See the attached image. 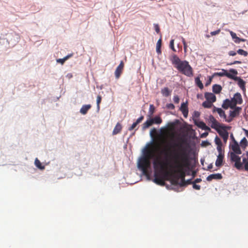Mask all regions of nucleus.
<instances>
[{
	"mask_svg": "<svg viewBox=\"0 0 248 248\" xmlns=\"http://www.w3.org/2000/svg\"><path fill=\"white\" fill-rule=\"evenodd\" d=\"M162 153L165 156L173 159L176 169L170 174L171 183L181 186H186L185 168L188 167L190 163L189 155L186 148L181 144L169 143L165 146Z\"/></svg>",
	"mask_w": 248,
	"mask_h": 248,
	"instance_id": "1",
	"label": "nucleus"
},
{
	"mask_svg": "<svg viewBox=\"0 0 248 248\" xmlns=\"http://www.w3.org/2000/svg\"><path fill=\"white\" fill-rule=\"evenodd\" d=\"M154 168L155 169L154 182L160 186L165 185L164 176L162 172L165 169V163L160 158H156L153 162Z\"/></svg>",
	"mask_w": 248,
	"mask_h": 248,
	"instance_id": "2",
	"label": "nucleus"
},
{
	"mask_svg": "<svg viewBox=\"0 0 248 248\" xmlns=\"http://www.w3.org/2000/svg\"><path fill=\"white\" fill-rule=\"evenodd\" d=\"M154 156L153 152L150 150H147L143 156L141 157L138 161V167L144 174H147L148 169L151 167L150 159Z\"/></svg>",
	"mask_w": 248,
	"mask_h": 248,
	"instance_id": "3",
	"label": "nucleus"
},
{
	"mask_svg": "<svg viewBox=\"0 0 248 248\" xmlns=\"http://www.w3.org/2000/svg\"><path fill=\"white\" fill-rule=\"evenodd\" d=\"M176 68L182 74L190 77L193 76V69L189 64L188 62L184 61L179 65H177Z\"/></svg>",
	"mask_w": 248,
	"mask_h": 248,
	"instance_id": "4",
	"label": "nucleus"
},
{
	"mask_svg": "<svg viewBox=\"0 0 248 248\" xmlns=\"http://www.w3.org/2000/svg\"><path fill=\"white\" fill-rule=\"evenodd\" d=\"M231 73L227 72V70L222 69L221 72H217L215 73V75L218 76L219 77L226 76L230 79H236L237 77H235V76L238 74V72L236 70L234 69H231L229 70Z\"/></svg>",
	"mask_w": 248,
	"mask_h": 248,
	"instance_id": "5",
	"label": "nucleus"
},
{
	"mask_svg": "<svg viewBox=\"0 0 248 248\" xmlns=\"http://www.w3.org/2000/svg\"><path fill=\"white\" fill-rule=\"evenodd\" d=\"M162 122V120L159 116H155L154 118L148 119L142 124V129L145 130L151 126L153 124H160Z\"/></svg>",
	"mask_w": 248,
	"mask_h": 248,
	"instance_id": "6",
	"label": "nucleus"
},
{
	"mask_svg": "<svg viewBox=\"0 0 248 248\" xmlns=\"http://www.w3.org/2000/svg\"><path fill=\"white\" fill-rule=\"evenodd\" d=\"M209 122L211 123V127L217 130L218 129L221 128L224 129L225 127L221 125L217 120L212 115L209 117Z\"/></svg>",
	"mask_w": 248,
	"mask_h": 248,
	"instance_id": "7",
	"label": "nucleus"
},
{
	"mask_svg": "<svg viewBox=\"0 0 248 248\" xmlns=\"http://www.w3.org/2000/svg\"><path fill=\"white\" fill-rule=\"evenodd\" d=\"M124 67V63L123 61H121L115 71V76L117 79H118L120 78L123 72Z\"/></svg>",
	"mask_w": 248,
	"mask_h": 248,
	"instance_id": "8",
	"label": "nucleus"
},
{
	"mask_svg": "<svg viewBox=\"0 0 248 248\" xmlns=\"http://www.w3.org/2000/svg\"><path fill=\"white\" fill-rule=\"evenodd\" d=\"M231 148L233 152V153L238 155L241 154V151L239 145L237 142L234 140L233 144L231 145Z\"/></svg>",
	"mask_w": 248,
	"mask_h": 248,
	"instance_id": "9",
	"label": "nucleus"
},
{
	"mask_svg": "<svg viewBox=\"0 0 248 248\" xmlns=\"http://www.w3.org/2000/svg\"><path fill=\"white\" fill-rule=\"evenodd\" d=\"M195 124L198 127L205 130L207 131H211V129L210 127L207 126L206 124L202 121H195Z\"/></svg>",
	"mask_w": 248,
	"mask_h": 248,
	"instance_id": "10",
	"label": "nucleus"
},
{
	"mask_svg": "<svg viewBox=\"0 0 248 248\" xmlns=\"http://www.w3.org/2000/svg\"><path fill=\"white\" fill-rule=\"evenodd\" d=\"M222 178V176L220 173H215L209 175L207 178V181H211L213 179L220 180Z\"/></svg>",
	"mask_w": 248,
	"mask_h": 248,
	"instance_id": "11",
	"label": "nucleus"
},
{
	"mask_svg": "<svg viewBox=\"0 0 248 248\" xmlns=\"http://www.w3.org/2000/svg\"><path fill=\"white\" fill-rule=\"evenodd\" d=\"M180 110L182 111L184 117L186 118L188 115V110L186 103H183L180 107Z\"/></svg>",
	"mask_w": 248,
	"mask_h": 248,
	"instance_id": "12",
	"label": "nucleus"
},
{
	"mask_svg": "<svg viewBox=\"0 0 248 248\" xmlns=\"http://www.w3.org/2000/svg\"><path fill=\"white\" fill-rule=\"evenodd\" d=\"M204 96L206 100L211 101L212 103H214L216 101V97L213 93H206Z\"/></svg>",
	"mask_w": 248,
	"mask_h": 248,
	"instance_id": "13",
	"label": "nucleus"
},
{
	"mask_svg": "<svg viewBox=\"0 0 248 248\" xmlns=\"http://www.w3.org/2000/svg\"><path fill=\"white\" fill-rule=\"evenodd\" d=\"M171 61L172 63L175 65L176 68L177 67V65H179L181 62H183L181 61L179 57L176 55H173L172 56Z\"/></svg>",
	"mask_w": 248,
	"mask_h": 248,
	"instance_id": "14",
	"label": "nucleus"
},
{
	"mask_svg": "<svg viewBox=\"0 0 248 248\" xmlns=\"http://www.w3.org/2000/svg\"><path fill=\"white\" fill-rule=\"evenodd\" d=\"M213 111L214 112H217L218 113L220 117H223L224 119L226 118V115L224 111L221 108H217L214 106Z\"/></svg>",
	"mask_w": 248,
	"mask_h": 248,
	"instance_id": "15",
	"label": "nucleus"
},
{
	"mask_svg": "<svg viewBox=\"0 0 248 248\" xmlns=\"http://www.w3.org/2000/svg\"><path fill=\"white\" fill-rule=\"evenodd\" d=\"M217 131L219 135L222 138L223 140L226 142L228 139V133L227 131L226 130L222 131L219 129Z\"/></svg>",
	"mask_w": 248,
	"mask_h": 248,
	"instance_id": "16",
	"label": "nucleus"
},
{
	"mask_svg": "<svg viewBox=\"0 0 248 248\" xmlns=\"http://www.w3.org/2000/svg\"><path fill=\"white\" fill-rule=\"evenodd\" d=\"M233 108V110L230 111V116L232 117V118H234L236 117L237 115H238L239 113L240 110L241 109V108L240 107H235V108Z\"/></svg>",
	"mask_w": 248,
	"mask_h": 248,
	"instance_id": "17",
	"label": "nucleus"
},
{
	"mask_svg": "<svg viewBox=\"0 0 248 248\" xmlns=\"http://www.w3.org/2000/svg\"><path fill=\"white\" fill-rule=\"evenodd\" d=\"M232 99L234 100V101L236 102L237 104H241L242 103L243 100L242 98L241 95L240 94V93H235Z\"/></svg>",
	"mask_w": 248,
	"mask_h": 248,
	"instance_id": "18",
	"label": "nucleus"
},
{
	"mask_svg": "<svg viewBox=\"0 0 248 248\" xmlns=\"http://www.w3.org/2000/svg\"><path fill=\"white\" fill-rule=\"evenodd\" d=\"M223 159V155L221 153H219L217 156V159L216 161V166L217 167H220L222 166Z\"/></svg>",
	"mask_w": 248,
	"mask_h": 248,
	"instance_id": "19",
	"label": "nucleus"
},
{
	"mask_svg": "<svg viewBox=\"0 0 248 248\" xmlns=\"http://www.w3.org/2000/svg\"><path fill=\"white\" fill-rule=\"evenodd\" d=\"M238 79V85L239 87L243 90L244 92H246V88H245V81L240 78H237L235 80Z\"/></svg>",
	"mask_w": 248,
	"mask_h": 248,
	"instance_id": "20",
	"label": "nucleus"
},
{
	"mask_svg": "<svg viewBox=\"0 0 248 248\" xmlns=\"http://www.w3.org/2000/svg\"><path fill=\"white\" fill-rule=\"evenodd\" d=\"M91 108V105H83L80 109V112L81 114L85 115L87 113L88 111Z\"/></svg>",
	"mask_w": 248,
	"mask_h": 248,
	"instance_id": "21",
	"label": "nucleus"
},
{
	"mask_svg": "<svg viewBox=\"0 0 248 248\" xmlns=\"http://www.w3.org/2000/svg\"><path fill=\"white\" fill-rule=\"evenodd\" d=\"M122 129V125L120 124V123H118L116 124V126H115V127L113 130L112 134L113 135H116V134L119 133L121 131Z\"/></svg>",
	"mask_w": 248,
	"mask_h": 248,
	"instance_id": "22",
	"label": "nucleus"
},
{
	"mask_svg": "<svg viewBox=\"0 0 248 248\" xmlns=\"http://www.w3.org/2000/svg\"><path fill=\"white\" fill-rule=\"evenodd\" d=\"M230 157L231 161L232 162H239V160H241L240 157L238 156L236 154L231 152L230 154Z\"/></svg>",
	"mask_w": 248,
	"mask_h": 248,
	"instance_id": "23",
	"label": "nucleus"
},
{
	"mask_svg": "<svg viewBox=\"0 0 248 248\" xmlns=\"http://www.w3.org/2000/svg\"><path fill=\"white\" fill-rule=\"evenodd\" d=\"M213 92L215 93H219L221 90H222V87L220 85H218V84H215L213 86Z\"/></svg>",
	"mask_w": 248,
	"mask_h": 248,
	"instance_id": "24",
	"label": "nucleus"
},
{
	"mask_svg": "<svg viewBox=\"0 0 248 248\" xmlns=\"http://www.w3.org/2000/svg\"><path fill=\"white\" fill-rule=\"evenodd\" d=\"M161 93L165 97H168L170 95L171 92L167 87H165L161 90Z\"/></svg>",
	"mask_w": 248,
	"mask_h": 248,
	"instance_id": "25",
	"label": "nucleus"
},
{
	"mask_svg": "<svg viewBox=\"0 0 248 248\" xmlns=\"http://www.w3.org/2000/svg\"><path fill=\"white\" fill-rule=\"evenodd\" d=\"M72 56H73V54L72 53L70 54H69V55H67L66 56L64 57L62 59H58L57 60V62H59V63H61L62 64H63L66 60H67L69 58L71 57Z\"/></svg>",
	"mask_w": 248,
	"mask_h": 248,
	"instance_id": "26",
	"label": "nucleus"
},
{
	"mask_svg": "<svg viewBox=\"0 0 248 248\" xmlns=\"http://www.w3.org/2000/svg\"><path fill=\"white\" fill-rule=\"evenodd\" d=\"M230 101L229 99H225L222 105V107L224 109H228L230 108Z\"/></svg>",
	"mask_w": 248,
	"mask_h": 248,
	"instance_id": "27",
	"label": "nucleus"
},
{
	"mask_svg": "<svg viewBox=\"0 0 248 248\" xmlns=\"http://www.w3.org/2000/svg\"><path fill=\"white\" fill-rule=\"evenodd\" d=\"M202 106L205 108H210L213 106V103L211 101L206 100L202 103Z\"/></svg>",
	"mask_w": 248,
	"mask_h": 248,
	"instance_id": "28",
	"label": "nucleus"
},
{
	"mask_svg": "<svg viewBox=\"0 0 248 248\" xmlns=\"http://www.w3.org/2000/svg\"><path fill=\"white\" fill-rule=\"evenodd\" d=\"M248 142L247 140L246 139V138H245V137L243 138L240 141L241 147L242 148L245 149L246 147V146H248Z\"/></svg>",
	"mask_w": 248,
	"mask_h": 248,
	"instance_id": "29",
	"label": "nucleus"
},
{
	"mask_svg": "<svg viewBox=\"0 0 248 248\" xmlns=\"http://www.w3.org/2000/svg\"><path fill=\"white\" fill-rule=\"evenodd\" d=\"M35 166L39 169L41 170H44L45 169V166H42L41 162L38 159V158H36L35 160Z\"/></svg>",
	"mask_w": 248,
	"mask_h": 248,
	"instance_id": "30",
	"label": "nucleus"
},
{
	"mask_svg": "<svg viewBox=\"0 0 248 248\" xmlns=\"http://www.w3.org/2000/svg\"><path fill=\"white\" fill-rule=\"evenodd\" d=\"M155 111V108L153 104H151L150 105V107H149V112H148V113H149L148 116L149 117H151L154 113Z\"/></svg>",
	"mask_w": 248,
	"mask_h": 248,
	"instance_id": "31",
	"label": "nucleus"
},
{
	"mask_svg": "<svg viewBox=\"0 0 248 248\" xmlns=\"http://www.w3.org/2000/svg\"><path fill=\"white\" fill-rule=\"evenodd\" d=\"M195 82L197 86H198L201 89L203 88V85L201 81L200 78L197 77L195 78Z\"/></svg>",
	"mask_w": 248,
	"mask_h": 248,
	"instance_id": "32",
	"label": "nucleus"
},
{
	"mask_svg": "<svg viewBox=\"0 0 248 248\" xmlns=\"http://www.w3.org/2000/svg\"><path fill=\"white\" fill-rule=\"evenodd\" d=\"M161 42H162L161 38H160L158 40L157 44H156V52L158 54H160L161 52V49H160L161 46Z\"/></svg>",
	"mask_w": 248,
	"mask_h": 248,
	"instance_id": "33",
	"label": "nucleus"
},
{
	"mask_svg": "<svg viewBox=\"0 0 248 248\" xmlns=\"http://www.w3.org/2000/svg\"><path fill=\"white\" fill-rule=\"evenodd\" d=\"M237 52L238 54H239V55H243L244 56H247L248 55V53L247 51L243 50V49H239L237 51Z\"/></svg>",
	"mask_w": 248,
	"mask_h": 248,
	"instance_id": "34",
	"label": "nucleus"
},
{
	"mask_svg": "<svg viewBox=\"0 0 248 248\" xmlns=\"http://www.w3.org/2000/svg\"><path fill=\"white\" fill-rule=\"evenodd\" d=\"M230 108H235L236 107V105H237V104L236 103V102L234 101V100L232 98L231 100H230Z\"/></svg>",
	"mask_w": 248,
	"mask_h": 248,
	"instance_id": "35",
	"label": "nucleus"
},
{
	"mask_svg": "<svg viewBox=\"0 0 248 248\" xmlns=\"http://www.w3.org/2000/svg\"><path fill=\"white\" fill-rule=\"evenodd\" d=\"M182 42L183 44L184 45V51L186 52L187 46V44H186V40H185V38H184L183 37H182Z\"/></svg>",
	"mask_w": 248,
	"mask_h": 248,
	"instance_id": "36",
	"label": "nucleus"
},
{
	"mask_svg": "<svg viewBox=\"0 0 248 248\" xmlns=\"http://www.w3.org/2000/svg\"><path fill=\"white\" fill-rule=\"evenodd\" d=\"M235 167L238 170L241 169L242 164L241 163L240 160L239 162H235L234 164Z\"/></svg>",
	"mask_w": 248,
	"mask_h": 248,
	"instance_id": "37",
	"label": "nucleus"
},
{
	"mask_svg": "<svg viewBox=\"0 0 248 248\" xmlns=\"http://www.w3.org/2000/svg\"><path fill=\"white\" fill-rule=\"evenodd\" d=\"M235 167L238 170L241 169L242 164L241 163L240 160L239 162H235L234 164Z\"/></svg>",
	"mask_w": 248,
	"mask_h": 248,
	"instance_id": "38",
	"label": "nucleus"
},
{
	"mask_svg": "<svg viewBox=\"0 0 248 248\" xmlns=\"http://www.w3.org/2000/svg\"><path fill=\"white\" fill-rule=\"evenodd\" d=\"M215 140L216 144L217 146L222 145V142H221L220 139L219 138H218L217 136L216 137Z\"/></svg>",
	"mask_w": 248,
	"mask_h": 248,
	"instance_id": "39",
	"label": "nucleus"
},
{
	"mask_svg": "<svg viewBox=\"0 0 248 248\" xmlns=\"http://www.w3.org/2000/svg\"><path fill=\"white\" fill-rule=\"evenodd\" d=\"M102 100V97L100 95H98L97 96L96 99V103L98 108H99L100 103H101Z\"/></svg>",
	"mask_w": 248,
	"mask_h": 248,
	"instance_id": "40",
	"label": "nucleus"
},
{
	"mask_svg": "<svg viewBox=\"0 0 248 248\" xmlns=\"http://www.w3.org/2000/svg\"><path fill=\"white\" fill-rule=\"evenodd\" d=\"M170 48L174 51H175V49L174 46V40L172 39L170 41Z\"/></svg>",
	"mask_w": 248,
	"mask_h": 248,
	"instance_id": "41",
	"label": "nucleus"
},
{
	"mask_svg": "<svg viewBox=\"0 0 248 248\" xmlns=\"http://www.w3.org/2000/svg\"><path fill=\"white\" fill-rule=\"evenodd\" d=\"M241 63H242V62L241 61H235L233 62L227 63V65H232L235 64H241Z\"/></svg>",
	"mask_w": 248,
	"mask_h": 248,
	"instance_id": "42",
	"label": "nucleus"
},
{
	"mask_svg": "<svg viewBox=\"0 0 248 248\" xmlns=\"http://www.w3.org/2000/svg\"><path fill=\"white\" fill-rule=\"evenodd\" d=\"M167 108L169 109H173L175 107L173 104L171 103L167 104Z\"/></svg>",
	"mask_w": 248,
	"mask_h": 248,
	"instance_id": "43",
	"label": "nucleus"
},
{
	"mask_svg": "<svg viewBox=\"0 0 248 248\" xmlns=\"http://www.w3.org/2000/svg\"><path fill=\"white\" fill-rule=\"evenodd\" d=\"M138 124L135 122L132 125L129 127L128 128V130L129 131H132V130H133L136 127V126Z\"/></svg>",
	"mask_w": 248,
	"mask_h": 248,
	"instance_id": "44",
	"label": "nucleus"
},
{
	"mask_svg": "<svg viewBox=\"0 0 248 248\" xmlns=\"http://www.w3.org/2000/svg\"><path fill=\"white\" fill-rule=\"evenodd\" d=\"M144 119V116H141L140 117H139L136 121V122H135V123L138 124H139V123H140Z\"/></svg>",
	"mask_w": 248,
	"mask_h": 248,
	"instance_id": "45",
	"label": "nucleus"
},
{
	"mask_svg": "<svg viewBox=\"0 0 248 248\" xmlns=\"http://www.w3.org/2000/svg\"><path fill=\"white\" fill-rule=\"evenodd\" d=\"M173 101L175 103L178 104L179 102V98L178 96L176 95L173 97Z\"/></svg>",
	"mask_w": 248,
	"mask_h": 248,
	"instance_id": "46",
	"label": "nucleus"
},
{
	"mask_svg": "<svg viewBox=\"0 0 248 248\" xmlns=\"http://www.w3.org/2000/svg\"><path fill=\"white\" fill-rule=\"evenodd\" d=\"M193 188L197 189V190H200L201 188L200 186L196 184H195V183H193Z\"/></svg>",
	"mask_w": 248,
	"mask_h": 248,
	"instance_id": "47",
	"label": "nucleus"
},
{
	"mask_svg": "<svg viewBox=\"0 0 248 248\" xmlns=\"http://www.w3.org/2000/svg\"><path fill=\"white\" fill-rule=\"evenodd\" d=\"M155 31L157 33H160L159 27V26L157 24H155Z\"/></svg>",
	"mask_w": 248,
	"mask_h": 248,
	"instance_id": "48",
	"label": "nucleus"
},
{
	"mask_svg": "<svg viewBox=\"0 0 248 248\" xmlns=\"http://www.w3.org/2000/svg\"><path fill=\"white\" fill-rule=\"evenodd\" d=\"M230 34H231V36H232V38L233 39H234H234H236V38L237 37V35H236V33H234V32H233V31H230Z\"/></svg>",
	"mask_w": 248,
	"mask_h": 248,
	"instance_id": "49",
	"label": "nucleus"
},
{
	"mask_svg": "<svg viewBox=\"0 0 248 248\" xmlns=\"http://www.w3.org/2000/svg\"><path fill=\"white\" fill-rule=\"evenodd\" d=\"M228 54L230 56H235L236 55V53L235 51H230L228 52Z\"/></svg>",
	"mask_w": 248,
	"mask_h": 248,
	"instance_id": "50",
	"label": "nucleus"
},
{
	"mask_svg": "<svg viewBox=\"0 0 248 248\" xmlns=\"http://www.w3.org/2000/svg\"><path fill=\"white\" fill-rule=\"evenodd\" d=\"M220 32V30H217V31H212L211 32V34L212 35H215L216 34H217L219 33V32Z\"/></svg>",
	"mask_w": 248,
	"mask_h": 248,
	"instance_id": "51",
	"label": "nucleus"
},
{
	"mask_svg": "<svg viewBox=\"0 0 248 248\" xmlns=\"http://www.w3.org/2000/svg\"><path fill=\"white\" fill-rule=\"evenodd\" d=\"M208 132H204V133H202V134H201V138H206L208 136Z\"/></svg>",
	"mask_w": 248,
	"mask_h": 248,
	"instance_id": "52",
	"label": "nucleus"
},
{
	"mask_svg": "<svg viewBox=\"0 0 248 248\" xmlns=\"http://www.w3.org/2000/svg\"><path fill=\"white\" fill-rule=\"evenodd\" d=\"M240 38L238 37H237L234 40V41L235 43L239 44L240 43Z\"/></svg>",
	"mask_w": 248,
	"mask_h": 248,
	"instance_id": "53",
	"label": "nucleus"
},
{
	"mask_svg": "<svg viewBox=\"0 0 248 248\" xmlns=\"http://www.w3.org/2000/svg\"><path fill=\"white\" fill-rule=\"evenodd\" d=\"M244 169L245 170L248 171V161L246 162L245 164L244 165Z\"/></svg>",
	"mask_w": 248,
	"mask_h": 248,
	"instance_id": "54",
	"label": "nucleus"
},
{
	"mask_svg": "<svg viewBox=\"0 0 248 248\" xmlns=\"http://www.w3.org/2000/svg\"><path fill=\"white\" fill-rule=\"evenodd\" d=\"M202 181V179L200 178H197L195 180V181L193 182V183H195V184H196L197 183H200Z\"/></svg>",
	"mask_w": 248,
	"mask_h": 248,
	"instance_id": "55",
	"label": "nucleus"
},
{
	"mask_svg": "<svg viewBox=\"0 0 248 248\" xmlns=\"http://www.w3.org/2000/svg\"><path fill=\"white\" fill-rule=\"evenodd\" d=\"M186 185H188V184H193V182H192L190 179L187 180L186 181Z\"/></svg>",
	"mask_w": 248,
	"mask_h": 248,
	"instance_id": "56",
	"label": "nucleus"
},
{
	"mask_svg": "<svg viewBox=\"0 0 248 248\" xmlns=\"http://www.w3.org/2000/svg\"><path fill=\"white\" fill-rule=\"evenodd\" d=\"M243 131H244L246 136L248 138V130L243 128Z\"/></svg>",
	"mask_w": 248,
	"mask_h": 248,
	"instance_id": "57",
	"label": "nucleus"
},
{
	"mask_svg": "<svg viewBox=\"0 0 248 248\" xmlns=\"http://www.w3.org/2000/svg\"><path fill=\"white\" fill-rule=\"evenodd\" d=\"M221 146L222 145H219V146H217V149L218 150V151L219 152V153H221Z\"/></svg>",
	"mask_w": 248,
	"mask_h": 248,
	"instance_id": "58",
	"label": "nucleus"
},
{
	"mask_svg": "<svg viewBox=\"0 0 248 248\" xmlns=\"http://www.w3.org/2000/svg\"><path fill=\"white\" fill-rule=\"evenodd\" d=\"M212 168H213V165H212V164H210L208 166V170L211 169Z\"/></svg>",
	"mask_w": 248,
	"mask_h": 248,
	"instance_id": "59",
	"label": "nucleus"
},
{
	"mask_svg": "<svg viewBox=\"0 0 248 248\" xmlns=\"http://www.w3.org/2000/svg\"><path fill=\"white\" fill-rule=\"evenodd\" d=\"M248 162L247 159L244 158L243 159V162L245 164L246 162Z\"/></svg>",
	"mask_w": 248,
	"mask_h": 248,
	"instance_id": "60",
	"label": "nucleus"
},
{
	"mask_svg": "<svg viewBox=\"0 0 248 248\" xmlns=\"http://www.w3.org/2000/svg\"><path fill=\"white\" fill-rule=\"evenodd\" d=\"M204 144L205 145H208L209 144L208 142L207 141H202V144Z\"/></svg>",
	"mask_w": 248,
	"mask_h": 248,
	"instance_id": "61",
	"label": "nucleus"
},
{
	"mask_svg": "<svg viewBox=\"0 0 248 248\" xmlns=\"http://www.w3.org/2000/svg\"><path fill=\"white\" fill-rule=\"evenodd\" d=\"M246 40L245 39L240 38V42H245Z\"/></svg>",
	"mask_w": 248,
	"mask_h": 248,
	"instance_id": "62",
	"label": "nucleus"
},
{
	"mask_svg": "<svg viewBox=\"0 0 248 248\" xmlns=\"http://www.w3.org/2000/svg\"><path fill=\"white\" fill-rule=\"evenodd\" d=\"M232 120V119L231 118L230 119L226 120V121L228 122H230Z\"/></svg>",
	"mask_w": 248,
	"mask_h": 248,
	"instance_id": "63",
	"label": "nucleus"
},
{
	"mask_svg": "<svg viewBox=\"0 0 248 248\" xmlns=\"http://www.w3.org/2000/svg\"><path fill=\"white\" fill-rule=\"evenodd\" d=\"M169 174V172H167L165 173V176H167V175H168Z\"/></svg>",
	"mask_w": 248,
	"mask_h": 248,
	"instance_id": "64",
	"label": "nucleus"
}]
</instances>
